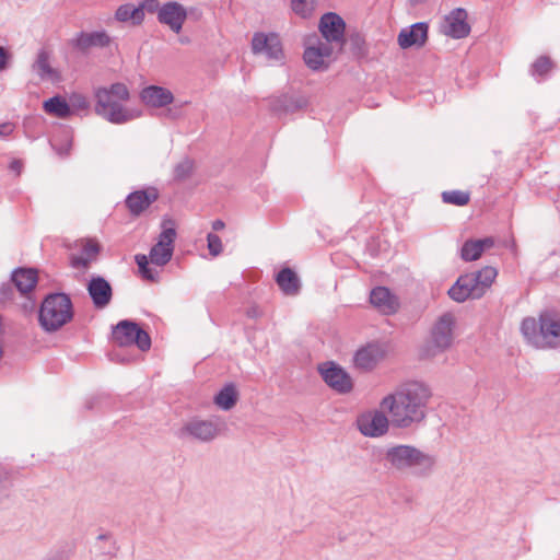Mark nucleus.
Instances as JSON below:
<instances>
[{"label": "nucleus", "mask_w": 560, "mask_h": 560, "mask_svg": "<svg viewBox=\"0 0 560 560\" xmlns=\"http://www.w3.org/2000/svg\"><path fill=\"white\" fill-rule=\"evenodd\" d=\"M371 304L383 314H394L399 306L398 299L386 287H375L370 293Z\"/></svg>", "instance_id": "b1692460"}, {"label": "nucleus", "mask_w": 560, "mask_h": 560, "mask_svg": "<svg viewBox=\"0 0 560 560\" xmlns=\"http://www.w3.org/2000/svg\"><path fill=\"white\" fill-rule=\"evenodd\" d=\"M237 401V390L234 384H226L219 393L214 396L215 405L222 410L232 409Z\"/></svg>", "instance_id": "2f4dec72"}, {"label": "nucleus", "mask_w": 560, "mask_h": 560, "mask_svg": "<svg viewBox=\"0 0 560 560\" xmlns=\"http://www.w3.org/2000/svg\"><path fill=\"white\" fill-rule=\"evenodd\" d=\"M539 331L541 336V346H550V338L560 336V316L552 312H545L539 317Z\"/></svg>", "instance_id": "a878e982"}, {"label": "nucleus", "mask_w": 560, "mask_h": 560, "mask_svg": "<svg viewBox=\"0 0 560 560\" xmlns=\"http://www.w3.org/2000/svg\"><path fill=\"white\" fill-rule=\"evenodd\" d=\"M115 19L122 23L130 22L132 25H140L144 20V13L140 10L139 5L125 3L117 8Z\"/></svg>", "instance_id": "7c9ffc66"}, {"label": "nucleus", "mask_w": 560, "mask_h": 560, "mask_svg": "<svg viewBox=\"0 0 560 560\" xmlns=\"http://www.w3.org/2000/svg\"><path fill=\"white\" fill-rule=\"evenodd\" d=\"M10 59H11L10 51L5 47L0 46V71H3L4 69H7Z\"/></svg>", "instance_id": "a18cd8bd"}, {"label": "nucleus", "mask_w": 560, "mask_h": 560, "mask_svg": "<svg viewBox=\"0 0 560 560\" xmlns=\"http://www.w3.org/2000/svg\"><path fill=\"white\" fill-rule=\"evenodd\" d=\"M521 331L528 342L536 346L541 345V336L539 331V322L537 323L534 318H524L521 324Z\"/></svg>", "instance_id": "473e14b6"}, {"label": "nucleus", "mask_w": 560, "mask_h": 560, "mask_svg": "<svg viewBox=\"0 0 560 560\" xmlns=\"http://www.w3.org/2000/svg\"><path fill=\"white\" fill-rule=\"evenodd\" d=\"M192 171L194 161L188 158H185L183 161L175 165L173 177L175 180L183 182L192 174Z\"/></svg>", "instance_id": "e433bc0d"}, {"label": "nucleus", "mask_w": 560, "mask_h": 560, "mask_svg": "<svg viewBox=\"0 0 560 560\" xmlns=\"http://www.w3.org/2000/svg\"><path fill=\"white\" fill-rule=\"evenodd\" d=\"M318 372L324 382L339 394L351 392L353 384L350 375L335 362H325L319 365Z\"/></svg>", "instance_id": "9d476101"}, {"label": "nucleus", "mask_w": 560, "mask_h": 560, "mask_svg": "<svg viewBox=\"0 0 560 560\" xmlns=\"http://www.w3.org/2000/svg\"><path fill=\"white\" fill-rule=\"evenodd\" d=\"M15 129V125L10 121L0 122V138L4 139L12 135Z\"/></svg>", "instance_id": "49530a36"}, {"label": "nucleus", "mask_w": 560, "mask_h": 560, "mask_svg": "<svg viewBox=\"0 0 560 560\" xmlns=\"http://www.w3.org/2000/svg\"><path fill=\"white\" fill-rule=\"evenodd\" d=\"M44 560H68V555L63 550H57L48 555Z\"/></svg>", "instance_id": "de8ad7c7"}, {"label": "nucleus", "mask_w": 560, "mask_h": 560, "mask_svg": "<svg viewBox=\"0 0 560 560\" xmlns=\"http://www.w3.org/2000/svg\"><path fill=\"white\" fill-rule=\"evenodd\" d=\"M32 69L42 81L58 82L61 79L59 71L50 66L49 52L45 49L37 52Z\"/></svg>", "instance_id": "393cba45"}, {"label": "nucleus", "mask_w": 560, "mask_h": 560, "mask_svg": "<svg viewBox=\"0 0 560 560\" xmlns=\"http://www.w3.org/2000/svg\"><path fill=\"white\" fill-rule=\"evenodd\" d=\"M86 290L97 310L105 308L112 301L113 288L102 276H92L86 284Z\"/></svg>", "instance_id": "a211bd4d"}, {"label": "nucleus", "mask_w": 560, "mask_h": 560, "mask_svg": "<svg viewBox=\"0 0 560 560\" xmlns=\"http://www.w3.org/2000/svg\"><path fill=\"white\" fill-rule=\"evenodd\" d=\"M110 44V37L106 31L79 32L69 40V45L82 52L88 54L92 48H104Z\"/></svg>", "instance_id": "dca6fc26"}, {"label": "nucleus", "mask_w": 560, "mask_h": 560, "mask_svg": "<svg viewBox=\"0 0 560 560\" xmlns=\"http://www.w3.org/2000/svg\"><path fill=\"white\" fill-rule=\"evenodd\" d=\"M161 7L159 0H143L139 3V8L143 13H156L158 15Z\"/></svg>", "instance_id": "c03bdc74"}, {"label": "nucleus", "mask_w": 560, "mask_h": 560, "mask_svg": "<svg viewBox=\"0 0 560 560\" xmlns=\"http://www.w3.org/2000/svg\"><path fill=\"white\" fill-rule=\"evenodd\" d=\"M431 395V389L427 384L411 381L384 397L381 407L389 412L392 424L395 428L408 429L425 419Z\"/></svg>", "instance_id": "f257e3e1"}, {"label": "nucleus", "mask_w": 560, "mask_h": 560, "mask_svg": "<svg viewBox=\"0 0 560 560\" xmlns=\"http://www.w3.org/2000/svg\"><path fill=\"white\" fill-rule=\"evenodd\" d=\"M72 318L73 304L67 293L54 292L45 296L38 312V320L45 331H57Z\"/></svg>", "instance_id": "20e7f679"}, {"label": "nucleus", "mask_w": 560, "mask_h": 560, "mask_svg": "<svg viewBox=\"0 0 560 560\" xmlns=\"http://www.w3.org/2000/svg\"><path fill=\"white\" fill-rule=\"evenodd\" d=\"M224 226H225V223L222 220H220V219L214 220L212 222V229L214 231H220V230L224 229Z\"/></svg>", "instance_id": "603ef678"}, {"label": "nucleus", "mask_w": 560, "mask_h": 560, "mask_svg": "<svg viewBox=\"0 0 560 560\" xmlns=\"http://www.w3.org/2000/svg\"><path fill=\"white\" fill-rule=\"evenodd\" d=\"M161 230L156 243L151 247L149 253L150 261L159 267H163L171 261L177 236L175 222L170 218H163Z\"/></svg>", "instance_id": "0eeeda50"}, {"label": "nucleus", "mask_w": 560, "mask_h": 560, "mask_svg": "<svg viewBox=\"0 0 560 560\" xmlns=\"http://www.w3.org/2000/svg\"><path fill=\"white\" fill-rule=\"evenodd\" d=\"M219 434L218 424L211 420L194 418L187 421L177 433L179 439H194L200 442H211Z\"/></svg>", "instance_id": "1a4fd4ad"}, {"label": "nucleus", "mask_w": 560, "mask_h": 560, "mask_svg": "<svg viewBox=\"0 0 560 560\" xmlns=\"http://www.w3.org/2000/svg\"><path fill=\"white\" fill-rule=\"evenodd\" d=\"M442 200L450 205L465 206L469 202V194L462 190H447L442 192Z\"/></svg>", "instance_id": "c9c22d12"}, {"label": "nucleus", "mask_w": 560, "mask_h": 560, "mask_svg": "<svg viewBox=\"0 0 560 560\" xmlns=\"http://www.w3.org/2000/svg\"><path fill=\"white\" fill-rule=\"evenodd\" d=\"M9 480V471L0 465V490L7 488V482Z\"/></svg>", "instance_id": "09e8293b"}, {"label": "nucleus", "mask_w": 560, "mask_h": 560, "mask_svg": "<svg viewBox=\"0 0 560 560\" xmlns=\"http://www.w3.org/2000/svg\"><path fill=\"white\" fill-rule=\"evenodd\" d=\"M100 252V246L96 243L86 242L80 254H70L69 262L72 268H88L90 262L95 258Z\"/></svg>", "instance_id": "c85d7f7f"}, {"label": "nucleus", "mask_w": 560, "mask_h": 560, "mask_svg": "<svg viewBox=\"0 0 560 560\" xmlns=\"http://www.w3.org/2000/svg\"><path fill=\"white\" fill-rule=\"evenodd\" d=\"M252 50L255 55H265L268 60L280 61L283 58L282 44L276 33H255Z\"/></svg>", "instance_id": "9b49d317"}, {"label": "nucleus", "mask_w": 560, "mask_h": 560, "mask_svg": "<svg viewBox=\"0 0 560 560\" xmlns=\"http://www.w3.org/2000/svg\"><path fill=\"white\" fill-rule=\"evenodd\" d=\"M307 98L295 93H284L272 97L270 107L278 115L294 114L307 106Z\"/></svg>", "instance_id": "aec40b11"}, {"label": "nucleus", "mask_w": 560, "mask_h": 560, "mask_svg": "<svg viewBox=\"0 0 560 560\" xmlns=\"http://www.w3.org/2000/svg\"><path fill=\"white\" fill-rule=\"evenodd\" d=\"M140 101L148 107L162 108L173 103V93L160 85H149L141 90Z\"/></svg>", "instance_id": "412c9836"}, {"label": "nucleus", "mask_w": 560, "mask_h": 560, "mask_svg": "<svg viewBox=\"0 0 560 560\" xmlns=\"http://www.w3.org/2000/svg\"><path fill=\"white\" fill-rule=\"evenodd\" d=\"M314 40L315 43L310 40V44L306 46L303 59L310 69L318 71L328 67L325 63V59L332 55V46L320 40L317 36H314Z\"/></svg>", "instance_id": "2eb2a0df"}, {"label": "nucleus", "mask_w": 560, "mask_h": 560, "mask_svg": "<svg viewBox=\"0 0 560 560\" xmlns=\"http://www.w3.org/2000/svg\"><path fill=\"white\" fill-rule=\"evenodd\" d=\"M386 348L380 342H370L358 349L353 355L354 366L363 372L372 371L385 358Z\"/></svg>", "instance_id": "f8f14e48"}, {"label": "nucleus", "mask_w": 560, "mask_h": 560, "mask_svg": "<svg viewBox=\"0 0 560 560\" xmlns=\"http://www.w3.org/2000/svg\"><path fill=\"white\" fill-rule=\"evenodd\" d=\"M106 91L112 94L114 98L120 102H126L130 97L129 90L126 84L116 82L106 88Z\"/></svg>", "instance_id": "ea45409f"}, {"label": "nucleus", "mask_w": 560, "mask_h": 560, "mask_svg": "<svg viewBox=\"0 0 560 560\" xmlns=\"http://www.w3.org/2000/svg\"><path fill=\"white\" fill-rule=\"evenodd\" d=\"M353 42L355 43V45H360V43H362L363 40H362V38H361L359 35H357V36L353 38Z\"/></svg>", "instance_id": "5fc2aeb1"}, {"label": "nucleus", "mask_w": 560, "mask_h": 560, "mask_svg": "<svg viewBox=\"0 0 560 560\" xmlns=\"http://www.w3.org/2000/svg\"><path fill=\"white\" fill-rule=\"evenodd\" d=\"M482 255V247L477 240L469 238L464 242L460 248V258L464 261H475Z\"/></svg>", "instance_id": "72a5a7b5"}, {"label": "nucleus", "mask_w": 560, "mask_h": 560, "mask_svg": "<svg viewBox=\"0 0 560 560\" xmlns=\"http://www.w3.org/2000/svg\"><path fill=\"white\" fill-rule=\"evenodd\" d=\"M357 424L364 436L378 438L387 432L389 421L383 411L374 410L359 416Z\"/></svg>", "instance_id": "4468645a"}, {"label": "nucleus", "mask_w": 560, "mask_h": 560, "mask_svg": "<svg viewBox=\"0 0 560 560\" xmlns=\"http://www.w3.org/2000/svg\"><path fill=\"white\" fill-rule=\"evenodd\" d=\"M247 315L249 317H255L256 316V310L255 308L248 310Z\"/></svg>", "instance_id": "864d4df0"}, {"label": "nucleus", "mask_w": 560, "mask_h": 560, "mask_svg": "<svg viewBox=\"0 0 560 560\" xmlns=\"http://www.w3.org/2000/svg\"><path fill=\"white\" fill-rule=\"evenodd\" d=\"M208 249L210 255L219 256L222 253L223 246L221 238L214 233H208L207 235Z\"/></svg>", "instance_id": "79ce46f5"}, {"label": "nucleus", "mask_w": 560, "mask_h": 560, "mask_svg": "<svg viewBox=\"0 0 560 560\" xmlns=\"http://www.w3.org/2000/svg\"><path fill=\"white\" fill-rule=\"evenodd\" d=\"M318 28L326 40L325 43L330 45L336 43L340 46L345 44L346 23L339 14L335 12L323 14L319 20Z\"/></svg>", "instance_id": "ddd939ff"}, {"label": "nucleus", "mask_w": 560, "mask_h": 560, "mask_svg": "<svg viewBox=\"0 0 560 560\" xmlns=\"http://www.w3.org/2000/svg\"><path fill=\"white\" fill-rule=\"evenodd\" d=\"M43 108L47 114L58 118H68L72 115L69 103L60 95H55L46 100L43 104Z\"/></svg>", "instance_id": "c756f323"}, {"label": "nucleus", "mask_w": 560, "mask_h": 560, "mask_svg": "<svg viewBox=\"0 0 560 560\" xmlns=\"http://www.w3.org/2000/svg\"><path fill=\"white\" fill-rule=\"evenodd\" d=\"M14 298V284L12 281L0 284V302H8Z\"/></svg>", "instance_id": "37998d69"}, {"label": "nucleus", "mask_w": 560, "mask_h": 560, "mask_svg": "<svg viewBox=\"0 0 560 560\" xmlns=\"http://www.w3.org/2000/svg\"><path fill=\"white\" fill-rule=\"evenodd\" d=\"M10 171L14 172L16 175H20L23 168V163L21 160H13L9 164Z\"/></svg>", "instance_id": "8fccbe9b"}, {"label": "nucleus", "mask_w": 560, "mask_h": 560, "mask_svg": "<svg viewBox=\"0 0 560 560\" xmlns=\"http://www.w3.org/2000/svg\"><path fill=\"white\" fill-rule=\"evenodd\" d=\"M276 282L283 294L294 296L300 293L301 280L296 272L289 267L282 268L276 276Z\"/></svg>", "instance_id": "cd10ccee"}, {"label": "nucleus", "mask_w": 560, "mask_h": 560, "mask_svg": "<svg viewBox=\"0 0 560 560\" xmlns=\"http://www.w3.org/2000/svg\"><path fill=\"white\" fill-rule=\"evenodd\" d=\"M11 281L21 294L31 292L37 283V272L32 268H16L11 272Z\"/></svg>", "instance_id": "bb28decb"}, {"label": "nucleus", "mask_w": 560, "mask_h": 560, "mask_svg": "<svg viewBox=\"0 0 560 560\" xmlns=\"http://www.w3.org/2000/svg\"><path fill=\"white\" fill-rule=\"evenodd\" d=\"M68 103L71 107L72 114L74 112L88 110L90 107V103H89L88 98L84 95L79 94V93H73L69 97Z\"/></svg>", "instance_id": "a19ab883"}, {"label": "nucleus", "mask_w": 560, "mask_h": 560, "mask_svg": "<svg viewBox=\"0 0 560 560\" xmlns=\"http://www.w3.org/2000/svg\"><path fill=\"white\" fill-rule=\"evenodd\" d=\"M428 38V24L418 22L402 28L398 35V44L401 48H410L412 46L422 47Z\"/></svg>", "instance_id": "5701e85b"}, {"label": "nucleus", "mask_w": 560, "mask_h": 560, "mask_svg": "<svg viewBox=\"0 0 560 560\" xmlns=\"http://www.w3.org/2000/svg\"><path fill=\"white\" fill-rule=\"evenodd\" d=\"M149 256L143 254H138L135 257L136 264L139 268L141 276L147 280H155V276L151 268H149Z\"/></svg>", "instance_id": "58836bf2"}, {"label": "nucleus", "mask_w": 560, "mask_h": 560, "mask_svg": "<svg viewBox=\"0 0 560 560\" xmlns=\"http://www.w3.org/2000/svg\"><path fill=\"white\" fill-rule=\"evenodd\" d=\"M551 66L550 58L541 56L532 65L530 73L533 77L542 78L549 72Z\"/></svg>", "instance_id": "4c0bfd02"}, {"label": "nucleus", "mask_w": 560, "mask_h": 560, "mask_svg": "<svg viewBox=\"0 0 560 560\" xmlns=\"http://www.w3.org/2000/svg\"><path fill=\"white\" fill-rule=\"evenodd\" d=\"M187 18L185 7L176 1H168L162 4L158 21L161 24L167 25L174 33L178 34Z\"/></svg>", "instance_id": "f3484780"}, {"label": "nucleus", "mask_w": 560, "mask_h": 560, "mask_svg": "<svg viewBox=\"0 0 560 560\" xmlns=\"http://www.w3.org/2000/svg\"><path fill=\"white\" fill-rule=\"evenodd\" d=\"M112 339L120 347L137 346L141 351L151 348V337L138 323L122 319L113 327Z\"/></svg>", "instance_id": "6e6552de"}, {"label": "nucleus", "mask_w": 560, "mask_h": 560, "mask_svg": "<svg viewBox=\"0 0 560 560\" xmlns=\"http://www.w3.org/2000/svg\"><path fill=\"white\" fill-rule=\"evenodd\" d=\"M497 276L498 270L492 266H486L480 270L464 273L448 289L447 294L457 303H463L469 299H480L491 288Z\"/></svg>", "instance_id": "7ed1b4c3"}, {"label": "nucleus", "mask_w": 560, "mask_h": 560, "mask_svg": "<svg viewBox=\"0 0 560 560\" xmlns=\"http://www.w3.org/2000/svg\"><path fill=\"white\" fill-rule=\"evenodd\" d=\"M95 113L115 125L126 124L135 118L140 117V112L127 109L106 91V88H97L95 90Z\"/></svg>", "instance_id": "423d86ee"}, {"label": "nucleus", "mask_w": 560, "mask_h": 560, "mask_svg": "<svg viewBox=\"0 0 560 560\" xmlns=\"http://www.w3.org/2000/svg\"><path fill=\"white\" fill-rule=\"evenodd\" d=\"M455 318L451 313L441 315L431 328L430 337L421 347L422 358H433L446 351L453 342Z\"/></svg>", "instance_id": "39448f33"}, {"label": "nucleus", "mask_w": 560, "mask_h": 560, "mask_svg": "<svg viewBox=\"0 0 560 560\" xmlns=\"http://www.w3.org/2000/svg\"><path fill=\"white\" fill-rule=\"evenodd\" d=\"M109 536L107 534H101L97 536V539L98 540H104V539H107Z\"/></svg>", "instance_id": "6e6d98bb"}, {"label": "nucleus", "mask_w": 560, "mask_h": 560, "mask_svg": "<svg viewBox=\"0 0 560 560\" xmlns=\"http://www.w3.org/2000/svg\"><path fill=\"white\" fill-rule=\"evenodd\" d=\"M316 0H291L292 11L303 18H310L315 9Z\"/></svg>", "instance_id": "f704fd0d"}, {"label": "nucleus", "mask_w": 560, "mask_h": 560, "mask_svg": "<svg viewBox=\"0 0 560 560\" xmlns=\"http://www.w3.org/2000/svg\"><path fill=\"white\" fill-rule=\"evenodd\" d=\"M159 198L155 187H148L130 192L125 200L126 207L132 215H140Z\"/></svg>", "instance_id": "6ab92c4d"}, {"label": "nucleus", "mask_w": 560, "mask_h": 560, "mask_svg": "<svg viewBox=\"0 0 560 560\" xmlns=\"http://www.w3.org/2000/svg\"><path fill=\"white\" fill-rule=\"evenodd\" d=\"M479 242V244L481 245L482 247V253L487 249V248H490L494 245V240L492 237H485V238H479L477 240Z\"/></svg>", "instance_id": "3c124183"}, {"label": "nucleus", "mask_w": 560, "mask_h": 560, "mask_svg": "<svg viewBox=\"0 0 560 560\" xmlns=\"http://www.w3.org/2000/svg\"><path fill=\"white\" fill-rule=\"evenodd\" d=\"M382 454L385 466L389 469L418 478L430 476L436 463L433 455L408 444L388 446Z\"/></svg>", "instance_id": "f03ea898"}, {"label": "nucleus", "mask_w": 560, "mask_h": 560, "mask_svg": "<svg viewBox=\"0 0 560 560\" xmlns=\"http://www.w3.org/2000/svg\"><path fill=\"white\" fill-rule=\"evenodd\" d=\"M466 20L467 12L464 9H454L445 18L444 33L457 39L466 37L470 32V26Z\"/></svg>", "instance_id": "4be33fe9"}]
</instances>
